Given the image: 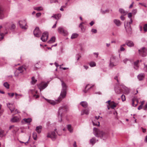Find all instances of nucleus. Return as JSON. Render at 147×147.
I'll return each mask as SVG.
<instances>
[{"mask_svg": "<svg viewBox=\"0 0 147 147\" xmlns=\"http://www.w3.org/2000/svg\"><path fill=\"white\" fill-rule=\"evenodd\" d=\"M139 62V60H137L134 62V65H138V63Z\"/></svg>", "mask_w": 147, "mask_h": 147, "instance_id": "nucleus-55", "label": "nucleus"}, {"mask_svg": "<svg viewBox=\"0 0 147 147\" xmlns=\"http://www.w3.org/2000/svg\"><path fill=\"white\" fill-rule=\"evenodd\" d=\"M139 4L141 5L142 6H143L145 7H147V6L145 3H139Z\"/></svg>", "mask_w": 147, "mask_h": 147, "instance_id": "nucleus-51", "label": "nucleus"}, {"mask_svg": "<svg viewBox=\"0 0 147 147\" xmlns=\"http://www.w3.org/2000/svg\"><path fill=\"white\" fill-rule=\"evenodd\" d=\"M55 36H52L50 39V40L48 41L47 42L49 43H52L54 42L55 41Z\"/></svg>", "mask_w": 147, "mask_h": 147, "instance_id": "nucleus-27", "label": "nucleus"}, {"mask_svg": "<svg viewBox=\"0 0 147 147\" xmlns=\"http://www.w3.org/2000/svg\"><path fill=\"white\" fill-rule=\"evenodd\" d=\"M7 106L10 110L11 112V113H13L14 111V110L15 109L13 105V104H11L9 103L7 104Z\"/></svg>", "mask_w": 147, "mask_h": 147, "instance_id": "nucleus-17", "label": "nucleus"}, {"mask_svg": "<svg viewBox=\"0 0 147 147\" xmlns=\"http://www.w3.org/2000/svg\"><path fill=\"white\" fill-rule=\"evenodd\" d=\"M2 26H0V41L1 40L4 38V34L3 33L1 32V29L2 28Z\"/></svg>", "mask_w": 147, "mask_h": 147, "instance_id": "nucleus-31", "label": "nucleus"}, {"mask_svg": "<svg viewBox=\"0 0 147 147\" xmlns=\"http://www.w3.org/2000/svg\"><path fill=\"white\" fill-rule=\"evenodd\" d=\"M114 79L116 80L118 82V84H119V81L118 79V76H115L114 78Z\"/></svg>", "mask_w": 147, "mask_h": 147, "instance_id": "nucleus-50", "label": "nucleus"}, {"mask_svg": "<svg viewBox=\"0 0 147 147\" xmlns=\"http://www.w3.org/2000/svg\"><path fill=\"white\" fill-rule=\"evenodd\" d=\"M119 11L120 13L123 16L126 15L127 13V12L125 11L123 9L121 8L119 9Z\"/></svg>", "mask_w": 147, "mask_h": 147, "instance_id": "nucleus-25", "label": "nucleus"}, {"mask_svg": "<svg viewBox=\"0 0 147 147\" xmlns=\"http://www.w3.org/2000/svg\"><path fill=\"white\" fill-rule=\"evenodd\" d=\"M13 113H14L15 114L19 113L17 109H16L15 111L14 110V111Z\"/></svg>", "mask_w": 147, "mask_h": 147, "instance_id": "nucleus-63", "label": "nucleus"}, {"mask_svg": "<svg viewBox=\"0 0 147 147\" xmlns=\"http://www.w3.org/2000/svg\"><path fill=\"white\" fill-rule=\"evenodd\" d=\"M28 93L30 94H32L34 98H37L39 96L37 94V91L35 90H29Z\"/></svg>", "mask_w": 147, "mask_h": 147, "instance_id": "nucleus-8", "label": "nucleus"}, {"mask_svg": "<svg viewBox=\"0 0 147 147\" xmlns=\"http://www.w3.org/2000/svg\"><path fill=\"white\" fill-rule=\"evenodd\" d=\"M134 68L135 69H138V67H139L138 65H134Z\"/></svg>", "mask_w": 147, "mask_h": 147, "instance_id": "nucleus-62", "label": "nucleus"}, {"mask_svg": "<svg viewBox=\"0 0 147 147\" xmlns=\"http://www.w3.org/2000/svg\"><path fill=\"white\" fill-rule=\"evenodd\" d=\"M80 104L84 108H86L88 106V104L86 101H82L80 103Z\"/></svg>", "mask_w": 147, "mask_h": 147, "instance_id": "nucleus-23", "label": "nucleus"}, {"mask_svg": "<svg viewBox=\"0 0 147 147\" xmlns=\"http://www.w3.org/2000/svg\"><path fill=\"white\" fill-rule=\"evenodd\" d=\"M67 128L70 132L71 133L72 132L73 129L71 128V125H67Z\"/></svg>", "mask_w": 147, "mask_h": 147, "instance_id": "nucleus-36", "label": "nucleus"}, {"mask_svg": "<svg viewBox=\"0 0 147 147\" xmlns=\"http://www.w3.org/2000/svg\"><path fill=\"white\" fill-rule=\"evenodd\" d=\"M42 128V127L41 125H39L36 127V130L38 134L40 133L41 132V130Z\"/></svg>", "mask_w": 147, "mask_h": 147, "instance_id": "nucleus-24", "label": "nucleus"}, {"mask_svg": "<svg viewBox=\"0 0 147 147\" xmlns=\"http://www.w3.org/2000/svg\"><path fill=\"white\" fill-rule=\"evenodd\" d=\"M41 15V13H38L36 14V16L37 17H38L40 16Z\"/></svg>", "mask_w": 147, "mask_h": 147, "instance_id": "nucleus-56", "label": "nucleus"}, {"mask_svg": "<svg viewBox=\"0 0 147 147\" xmlns=\"http://www.w3.org/2000/svg\"><path fill=\"white\" fill-rule=\"evenodd\" d=\"M34 9L38 11H40L43 10V8L41 6L35 7H34Z\"/></svg>", "mask_w": 147, "mask_h": 147, "instance_id": "nucleus-33", "label": "nucleus"}, {"mask_svg": "<svg viewBox=\"0 0 147 147\" xmlns=\"http://www.w3.org/2000/svg\"><path fill=\"white\" fill-rule=\"evenodd\" d=\"M4 86L7 89H8L9 88V84L7 82H5L3 84Z\"/></svg>", "mask_w": 147, "mask_h": 147, "instance_id": "nucleus-39", "label": "nucleus"}, {"mask_svg": "<svg viewBox=\"0 0 147 147\" xmlns=\"http://www.w3.org/2000/svg\"><path fill=\"white\" fill-rule=\"evenodd\" d=\"M89 65L91 67H94L96 66V63L95 62L92 61L89 63Z\"/></svg>", "mask_w": 147, "mask_h": 147, "instance_id": "nucleus-38", "label": "nucleus"}, {"mask_svg": "<svg viewBox=\"0 0 147 147\" xmlns=\"http://www.w3.org/2000/svg\"><path fill=\"white\" fill-rule=\"evenodd\" d=\"M121 97L122 100L123 101H124L125 100V96L124 95L122 94L121 96Z\"/></svg>", "mask_w": 147, "mask_h": 147, "instance_id": "nucleus-43", "label": "nucleus"}, {"mask_svg": "<svg viewBox=\"0 0 147 147\" xmlns=\"http://www.w3.org/2000/svg\"><path fill=\"white\" fill-rule=\"evenodd\" d=\"M132 105L133 106L136 107L138 105V100L136 98H134L132 100Z\"/></svg>", "mask_w": 147, "mask_h": 147, "instance_id": "nucleus-19", "label": "nucleus"}, {"mask_svg": "<svg viewBox=\"0 0 147 147\" xmlns=\"http://www.w3.org/2000/svg\"><path fill=\"white\" fill-rule=\"evenodd\" d=\"M144 70L145 71H147V65H144Z\"/></svg>", "mask_w": 147, "mask_h": 147, "instance_id": "nucleus-57", "label": "nucleus"}, {"mask_svg": "<svg viewBox=\"0 0 147 147\" xmlns=\"http://www.w3.org/2000/svg\"><path fill=\"white\" fill-rule=\"evenodd\" d=\"M4 131L2 129H0V137H2L4 136Z\"/></svg>", "mask_w": 147, "mask_h": 147, "instance_id": "nucleus-37", "label": "nucleus"}, {"mask_svg": "<svg viewBox=\"0 0 147 147\" xmlns=\"http://www.w3.org/2000/svg\"><path fill=\"white\" fill-rule=\"evenodd\" d=\"M91 31L93 33H96L97 32V30L96 29L93 28L92 29Z\"/></svg>", "mask_w": 147, "mask_h": 147, "instance_id": "nucleus-42", "label": "nucleus"}, {"mask_svg": "<svg viewBox=\"0 0 147 147\" xmlns=\"http://www.w3.org/2000/svg\"><path fill=\"white\" fill-rule=\"evenodd\" d=\"M93 132L96 137H100L104 140L108 136V134L106 133L100 131L96 128H94Z\"/></svg>", "mask_w": 147, "mask_h": 147, "instance_id": "nucleus-1", "label": "nucleus"}, {"mask_svg": "<svg viewBox=\"0 0 147 147\" xmlns=\"http://www.w3.org/2000/svg\"><path fill=\"white\" fill-rule=\"evenodd\" d=\"M4 18L3 9L0 5V19H3Z\"/></svg>", "mask_w": 147, "mask_h": 147, "instance_id": "nucleus-15", "label": "nucleus"}, {"mask_svg": "<svg viewBox=\"0 0 147 147\" xmlns=\"http://www.w3.org/2000/svg\"><path fill=\"white\" fill-rule=\"evenodd\" d=\"M23 120L26 123H30L32 121L31 118H24L23 119Z\"/></svg>", "mask_w": 147, "mask_h": 147, "instance_id": "nucleus-30", "label": "nucleus"}, {"mask_svg": "<svg viewBox=\"0 0 147 147\" xmlns=\"http://www.w3.org/2000/svg\"><path fill=\"white\" fill-rule=\"evenodd\" d=\"M40 62V61H38V62L36 63L34 65V67H35L38 68V63H39Z\"/></svg>", "mask_w": 147, "mask_h": 147, "instance_id": "nucleus-44", "label": "nucleus"}, {"mask_svg": "<svg viewBox=\"0 0 147 147\" xmlns=\"http://www.w3.org/2000/svg\"><path fill=\"white\" fill-rule=\"evenodd\" d=\"M143 28L145 32L147 31V24H145L144 25Z\"/></svg>", "mask_w": 147, "mask_h": 147, "instance_id": "nucleus-41", "label": "nucleus"}, {"mask_svg": "<svg viewBox=\"0 0 147 147\" xmlns=\"http://www.w3.org/2000/svg\"><path fill=\"white\" fill-rule=\"evenodd\" d=\"M58 32L64 36H66L68 34L67 31L64 29L62 27H59L58 28Z\"/></svg>", "mask_w": 147, "mask_h": 147, "instance_id": "nucleus-11", "label": "nucleus"}, {"mask_svg": "<svg viewBox=\"0 0 147 147\" xmlns=\"http://www.w3.org/2000/svg\"><path fill=\"white\" fill-rule=\"evenodd\" d=\"M132 22L133 21L132 19H130V21L129 22H124V26L126 30H127V28H128L129 30H131L130 25L132 24Z\"/></svg>", "mask_w": 147, "mask_h": 147, "instance_id": "nucleus-14", "label": "nucleus"}, {"mask_svg": "<svg viewBox=\"0 0 147 147\" xmlns=\"http://www.w3.org/2000/svg\"><path fill=\"white\" fill-rule=\"evenodd\" d=\"M98 140H97V141ZM96 142V139L95 138H93L91 139L90 141V143L92 145H93Z\"/></svg>", "mask_w": 147, "mask_h": 147, "instance_id": "nucleus-29", "label": "nucleus"}, {"mask_svg": "<svg viewBox=\"0 0 147 147\" xmlns=\"http://www.w3.org/2000/svg\"><path fill=\"white\" fill-rule=\"evenodd\" d=\"M78 36V34H77L76 33H73L71 36V38L72 39H74L77 37Z\"/></svg>", "mask_w": 147, "mask_h": 147, "instance_id": "nucleus-34", "label": "nucleus"}, {"mask_svg": "<svg viewBox=\"0 0 147 147\" xmlns=\"http://www.w3.org/2000/svg\"><path fill=\"white\" fill-rule=\"evenodd\" d=\"M45 99L47 102L50 103V104L54 105L56 104V101H55L53 100H51L46 98H44V97H42Z\"/></svg>", "mask_w": 147, "mask_h": 147, "instance_id": "nucleus-21", "label": "nucleus"}, {"mask_svg": "<svg viewBox=\"0 0 147 147\" xmlns=\"http://www.w3.org/2000/svg\"><path fill=\"white\" fill-rule=\"evenodd\" d=\"M33 138L34 140H36L37 139V135L36 132H34L33 133Z\"/></svg>", "mask_w": 147, "mask_h": 147, "instance_id": "nucleus-40", "label": "nucleus"}, {"mask_svg": "<svg viewBox=\"0 0 147 147\" xmlns=\"http://www.w3.org/2000/svg\"><path fill=\"white\" fill-rule=\"evenodd\" d=\"M113 22L114 24L117 26H121V23L120 21L118 19H115L113 20Z\"/></svg>", "mask_w": 147, "mask_h": 147, "instance_id": "nucleus-22", "label": "nucleus"}, {"mask_svg": "<svg viewBox=\"0 0 147 147\" xmlns=\"http://www.w3.org/2000/svg\"><path fill=\"white\" fill-rule=\"evenodd\" d=\"M89 113V111L87 109H84L81 112V114L83 115L85 114L88 115Z\"/></svg>", "mask_w": 147, "mask_h": 147, "instance_id": "nucleus-28", "label": "nucleus"}, {"mask_svg": "<svg viewBox=\"0 0 147 147\" xmlns=\"http://www.w3.org/2000/svg\"><path fill=\"white\" fill-rule=\"evenodd\" d=\"M121 86L125 90H127V93H128L129 92V90L127 87L123 85H119V84H118L114 88L115 91L116 93L119 94L122 93V90L120 88Z\"/></svg>", "mask_w": 147, "mask_h": 147, "instance_id": "nucleus-4", "label": "nucleus"}, {"mask_svg": "<svg viewBox=\"0 0 147 147\" xmlns=\"http://www.w3.org/2000/svg\"><path fill=\"white\" fill-rule=\"evenodd\" d=\"M108 10H101V12L102 14H105L106 12H108Z\"/></svg>", "mask_w": 147, "mask_h": 147, "instance_id": "nucleus-47", "label": "nucleus"}, {"mask_svg": "<svg viewBox=\"0 0 147 147\" xmlns=\"http://www.w3.org/2000/svg\"><path fill=\"white\" fill-rule=\"evenodd\" d=\"M79 55V54H77V55H76V58H77V60L78 61L79 60V59L81 57V56H79V57H78V56Z\"/></svg>", "mask_w": 147, "mask_h": 147, "instance_id": "nucleus-61", "label": "nucleus"}, {"mask_svg": "<svg viewBox=\"0 0 147 147\" xmlns=\"http://www.w3.org/2000/svg\"><path fill=\"white\" fill-rule=\"evenodd\" d=\"M124 16H123V15L121 16L120 17V18L121 20L123 21L125 20V18L124 17Z\"/></svg>", "mask_w": 147, "mask_h": 147, "instance_id": "nucleus-52", "label": "nucleus"}, {"mask_svg": "<svg viewBox=\"0 0 147 147\" xmlns=\"http://www.w3.org/2000/svg\"><path fill=\"white\" fill-rule=\"evenodd\" d=\"M67 107L66 106H62L61 107L58 112V117L59 122H61L62 119V115L67 111Z\"/></svg>", "mask_w": 147, "mask_h": 147, "instance_id": "nucleus-3", "label": "nucleus"}, {"mask_svg": "<svg viewBox=\"0 0 147 147\" xmlns=\"http://www.w3.org/2000/svg\"><path fill=\"white\" fill-rule=\"evenodd\" d=\"M118 62V59L115 56H112L110 58L109 67L111 68H112L117 65Z\"/></svg>", "mask_w": 147, "mask_h": 147, "instance_id": "nucleus-5", "label": "nucleus"}, {"mask_svg": "<svg viewBox=\"0 0 147 147\" xmlns=\"http://www.w3.org/2000/svg\"><path fill=\"white\" fill-rule=\"evenodd\" d=\"M1 105H0V116H1V115L3 113V111L1 110Z\"/></svg>", "mask_w": 147, "mask_h": 147, "instance_id": "nucleus-60", "label": "nucleus"}, {"mask_svg": "<svg viewBox=\"0 0 147 147\" xmlns=\"http://www.w3.org/2000/svg\"><path fill=\"white\" fill-rule=\"evenodd\" d=\"M120 50L121 51H124L125 50V49L123 47H122V46H120Z\"/></svg>", "mask_w": 147, "mask_h": 147, "instance_id": "nucleus-53", "label": "nucleus"}, {"mask_svg": "<svg viewBox=\"0 0 147 147\" xmlns=\"http://www.w3.org/2000/svg\"><path fill=\"white\" fill-rule=\"evenodd\" d=\"M18 23L20 28L22 29L25 30L27 28L28 26L26 25V22L25 20L19 21Z\"/></svg>", "mask_w": 147, "mask_h": 147, "instance_id": "nucleus-6", "label": "nucleus"}, {"mask_svg": "<svg viewBox=\"0 0 147 147\" xmlns=\"http://www.w3.org/2000/svg\"><path fill=\"white\" fill-rule=\"evenodd\" d=\"M33 33L35 36L39 37L41 35V32L39 28L36 27L34 30Z\"/></svg>", "mask_w": 147, "mask_h": 147, "instance_id": "nucleus-9", "label": "nucleus"}, {"mask_svg": "<svg viewBox=\"0 0 147 147\" xmlns=\"http://www.w3.org/2000/svg\"><path fill=\"white\" fill-rule=\"evenodd\" d=\"M47 137L50 138L53 141H54L57 138V135L55 132L52 131L47 134Z\"/></svg>", "mask_w": 147, "mask_h": 147, "instance_id": "nucleus-10", "label": "nucleus"}, {"mask_svg": "<svg viewBox=\"0 0 147 147\" xmlns=\"http://www.w3.org/2000/svg\"><path fill=\"white\" fill-rule=\"evenodd\" d=\"M93 124L94 126L97 125L99 126L100 125V123L98 121H96L95 120L94 121H92Z\"/></svg>", "mask_w": 147, "mask_h": 147, "instance_id": "nucleus-32", "label": "nucleus"}, {"mask_svg": "<svg viewBox=\"0 0 147 147\" xmlns=\"http://www.w3.org/2000/svg\"><path fill=\"white\" fill-rule=\"evenodd\" d=\"M128 60L129 59H128L126 58L123 60V61L126 64V63L127 62Z\"/></svg>", "mask_w": 147, "mask_h": 147, "instance_id": "nucleus-59", "label": "nucleus"}, {"mask_svg": "<svg viewBox=\"0 0 147 147\" xmlns=\"http://www.w3.org/2000/svg\"><path fill=\"white\" fill-rule=\"evenodd\" d=\"M50 2L51 3H56L58 2V1L57 0H51Z\"/></svg>", "mask_w": 147, "mask_h": 147, "instance_id": "nucleus-58", "label": "nucleus"}, {"mask_svg": "<svg viewBox=\"0 0 147 147\" xmlns=\"http://www.w3.org/2000/svg\"><path fill=\"white\" fill-rule=\"evenodd\" d=\"M128 17L130 19H131L132 13H128Z\"/></svg>", "mask_w": 147, "mask_h": 147, "instance_id": "nucleus-49", "label": "nucleus"}, {"mask_svg": "<svg viewBox=\"0 0 147 147\" xmlns=\"http://www.w3.org/2000/svg\"><path fill=\"white\" fill-rule=\"evenodd\" d=\"M8 94L9 96H10L11 97H13L14 95V93H8Z\"/></svg>", "mask_w": 147, "mask_h": 147, "instance_id": "nucleus-54", "label": "nucleus"}, {"mask_svg": "<svg viewBox=\"0 0 147 147\" xmlns=\"http://www.w3.org/2000/svg\"><path fill=\"white\" fill-rule=\"evenodd\" d=\"M126 44L129 47L134 46V44L133 41L130 40H127L126 42Z\"/></svg>", "mask_w": 147, "mask_h": 147, "instance_id": "nucleus-18", "label": "nucleus"}, {"mask_svg": "<svg viewBox=\"0 0 147 147\" xmlns=\"http://www.w3.org/2000/svg\"><path fill=\"white\" fill-rule=\"evenodd\" d=\"M90 85V87H89V88H88V89H89L90 88H92L93 86H94V85H92V86H90V85L89 84H88L87 85H86V87H85V89H86V88H87V87H88V86Z\"/></svg>", "mask_w": 147, "mask_h": 147, "instance_id": "nucleus-46", "label": "nucleus"}, {"mask_svg": "<svg viewBox=\"0 0 147 147\" xmlns=\"http://www.w3.org/2000/svg\"><path fill=\"white\" fill-rule=\"evenodd\" d=\"M23 67L21 66L19 67L18 69V70L21 71L20 72H22V71L23 70Z\"/></svg>", "mask_w": 147, "mask_h": 147, "instance_id": "nucleus-45", "label": "nucleus"}, {"mask_svg": "<svg viewBox=\"0 0 147 147\" xmlns=\"http://www.w3.org/2000/svg\"><path fill=\"white\" fill-rule=\"evenodd\" d=\"M142 107H143V106L141 105H140L138 107V109L139 110H140V109H141L142 108Z\"/></svg>", "mask_w": 147, "mask_h": 147, "instance_id": "nucleus-64", "label": "nucleus"}, {"mask_svg": "<svg viewBox=\"0 0 147 147\" xmlns=\"http://www.w3.org/2000/svg\"><path fill=\"white\" fill-rule=\"evenodd\" d=\"M145 77V74L144 73H140L137 76V78L139 81L142 80Z\"/></svg>", "mask_w": 147, "mask_h": 147, "instance_id": "nucleus-16", "label": "nucleus"}, {"mask_svg": "<svg viewBox=\"0 0 147 147\" xmlns=\"http://www.w3.org/2000/svg\"><path fill=\"white\" fill-rule=\"evenodd\" d=\"M48 36L49 34L48 32H45L43 33L40 39L43 42H45L47 40Z\"/></svg>", "mask_w": 147, "mask_h": 147, "instance_id": "nucleus-13", "label": "nucleus"}, {"mask_svg": "<svg viewBox=\"0 0 147 147\" xmlns=\"http://www.w3.org/2000/svg\"><path fill=\"white\" fill-rule=\"evenodd\" d=\"M61 85L62 89L60 95L58 97V101L59 102L64 98L66 96V94L67 86L62 81H61Z\"/></svg>", "mask_w": 147, "mask_h": 147, "instance_id": "nucleus-2", "label": "nucleus"}, {"mask_svg": "<svg viewBox=\"0 0 147 147\" xmlns=\"http://www.w3.org/2000/svg\"><path fill=\"white\" fill-rule=\"evenodd\" d=\"M32 81L31 82V83L32 84H34L37 81V80L35 79L34 77H33L32 78Z\"/></svg>", "mask_w": 147, "mask_h": 147, "instance_id": "nucleus-35", "label": "nucleus"}, {"mask_svg": "<svg viewBox=\"0 0 147 147\" xmlns=\"http://www.w3.org/2000/svg\"><path fill=\"white\" fill-rule=\"evenodd\" d=\"M16 28V26L15 25L13 24H12L10 27H9V28H5V30H8L9 29H10L11 30H13Z\"/></svg>", "mask_w": 147, "mask_h": 147, "instance_id": "nucleus-26", "label": "nucleus"}, {"mask_svg": "<svg viewBox=\"0 0 147 147\" xmlns=\"http://www.w3.org/2000/svg\"><path fill=\"white\" fill-rule=\"evenodd\" d=\"M137 12V9H134L132 11V13L133 14H136Z\"/></svg>", "mask_w": 147, "mask_h": 147, "instance_id": "nucleus-48", "label": "nucleus"}, {"mask_svg": "<svg viewBox=\"0 0 147 147\" xmlns=\"http://www.w3.org/2000/svg\"><path fill=\"white\" fill-rule=\"evenodd\" d=\"M140 55L144 57L147 55V49L145 47H143L138 50Z\"/></svg>", "mask_w": 147, "mask_h": 147, "instance_id": "nucleus-7", "label": "nucleus"}, {"mask_svg": "<svg viewBox=\"0 0 147 147\" xmlns=\"http://www.w3.org/2000/svg\"><path fill=\"white\" fill-rule=\"evenodd\" d=\"M48 86V84L46 82H42L38 85V88L40 90V91L45 89Z\"/></svg>", "mask_w": 147, "mask_h": 147, "instance_id": "nucleus-12", "label": "nucleus"}, {"mask_svg": "<svg viewBox=\"0 0 147 147\" xmlns=\"http://www.w3.org/2000/svg\"><path fill=\"white\" fill-rule=\"evenodd\" d=\"M20 119V117L15 116L11 119V121L12 122H16L19 121Z\"/></svg>", "mask_w": 147, "mask_h": 147, "instance_id": "nucleus-20", "label": "nucleus"}]
</instances>
